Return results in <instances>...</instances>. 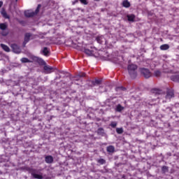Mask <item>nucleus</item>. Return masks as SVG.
<instances>
[{
  "label": "nucleus",
  "mask_w": 179,
  "mask_h": 179,
  "mask_svg": "<svg viewBox=\"0 0 179 179\" xmlns=\"http://www.w3.org/2000/svg\"><path fill=\"white\" fill-rule=\"evenodd\" d=\"M40 8H41V5H38L37 8L36 9L35 12L33 11V10H27L24 12V15L27 17H31L32 16H34V15H37L38 12H40Z\"/></svg>",
  "instance_id": "f257e3e1"
},
{
  "label": "nucleus",
  "mask_w": 179,
  "mask_h": 179,
  "mask_svg": "<svg viewBox=\"0 0 179 179\" xmlns=\"http://www.w3.org/2000/svg\"><path fill=\"white\" fill-rule=\"evenodd\" d=\"M136 69H138V66L135 64H129L128 66L129 73L132 78L136 76V72L135 71Z\"/></svg>",
  "instance_id": "f03ea898"
},
{
  "label": "nucleus",
  "mask_w": 179,
  "mask_h": 179,
  "mask_svg": "<svg viewBox=\"0 0 179 179\" xmlns=\"http://www.w3.org/2000/svg\"><path fill=\"white\" fill-rule=\"evenodd\" d=\"M141 74L144 76V78H145V79H149V78H152V74L150 72V71H149V69L143 68L141 69Z\"/></svg>",
  "instance_id": "7ed1b4c3"
},
{
  "label": "nucleus",
  "mask_w": 179,
  "mask_h": 179,
  "mask_svg": "<svg viewBox=\"0 0 179 179\" xmlns=\"http://www.w3.org/2000/svg\"><path fill=\"white\" fill-rule=\"evenodd\" d=\"M31 174L34 178L43 179V173L38 172V171L32 170L31 171Z\"/></svg>",
  "instance_id": "20e7f679"
},
{
  "label": "nucleus",
  "mask_w": 179,
  "mask_h": 179,
  "mask_svg": "<svg viewBox=\"0 0 179 179\" xmlns=\"http://www.w3.org/2000/svg\"><path fill=\"white\" fill-rule=\"evenodd\" d=\"M45 73H52L54 72V68L50 66L45 65L43 67Z\"/></svg>",
  "instance_id": "39448f33"
},
{
  "label": "nucleus",
  "mask_w": 179,
  "mask_h": 179,
  "mask_svg": "<svg viewBox=\"0 0 179 179\" xmlns=\"http://www.w3.org/2000/svg\"><path fill=\"white\" fill-rule=\"evenodd\" d=\"M11 48L15 52V54H20V48L16 45V44H13L11 45Z\"/></svg>",
  "instance_id": "423d86ee"
},
{
  "label": "nucleus",
  "mask_w": 179,
  "mask_h": 179,
  "mask_svg": "<svg viewBox=\"0 0 179 179\" xmlns=\"http://www.w3.org/2000/svg\"><path fill=\"white\" fill-rule=\"evenodd\" d=\"M172 97H174V92L173 90H168L166 92V99L170 100Z\"/></svg>",
  "instance_id": "0eeeda50"
},
{
  "label": "nucleus",
  "mask_w": 179,
  "mask_h": 179,
  "mask_svg": "<svg viewBox=\"0 0 179 179\" xmlns=\"http://www.w3.org/2000/svg\"><path fill=\"white\" fill-rule=\"evenodd\" d=\"M96 41L99 44H103V43H106V38H104L103 36H98L96 38Z\"/></svg>",
  "instance_id": "6e6552de"
},
{
  "label": "nucleus",
  "mask_w": 179,
  "mask_h": 179,
  "mask_svg": "<svg viewBox=\"0 0 179 179\" xmlns=\"http://www.w3.org/2000/svg\"><path fill=\"white\" fill-rule=\"evenodd\" d=\"M30 37H31V34H25L24 45H26V44H27V43H29V41L30 40Z\"/></svg>",
  "instance_id": "1a4fd4ad"
},
{
  "label": "nucleus",
  "mask_w": 179,
  "mask_h": 179,
  "mask_svg": "<svg viewBox=\"0 0 179 179\" xmlns=\"http://www.w3.org/2000/svg\"><path fill=\"white\" fill-rule=\"evenodd\" d=\"M45 162L47 163L51 164L52 162H54V158L51 155H48L45 157Z\"/></svg>",
  "instance_id": "9d476101"
},
{
  "label": "nucleus",
  "mask_w": 179,
  "mask_h": 179,
  "mask_svg": "<svg viewBox=\"0 0 179 179\" xmlns=\"http://www.w3.org/2000/svg\"><path fill=\"white\" fill-rule=\"evenodd\" d=\"M85 52L87 54V55H90V56L94 55V50H90L89 49H85Z\"/></svg>",
  "instance_id": "9b49d317"
},
{
  "label": "nucleus",
  "mask_w": 179,
  "mask_h": 179,
  "mask_svg": "<svg viewBox=\"0 0 179 179\" xmlns=\"http://www.w3.org/2000/svg\"><path fill=\"white\" fill-rule=\"evenodd\" d=\"M171 80L173 82H178L179 83V75H174L171 77Z\"/></svg>",
  "instance_id": "f8f14e48"
},
{
  "label": "nucleus",
  "mask_w": 179,
  "mask_h": 179,
  "mask_svg": "<svg viewBox=\"0 0 179 179\" xmlns=\"http://www.w3.org/2000/svg\"><path fill=\"white\" fill-rule=\"evenodd\" d=\"M1 13L2 15V16L3 17H5L6 19H8L9 18V15H8V14L6 13V11L5 10V9H2L1 11Z\"/></svg>",
  "instance_id": "ddd939ff"
},
{
  "label": "nucleus",
  "mask_w": 179,
  "mask_h": 179,
  "mask_svg": "<svg viewBox=\"0 0 179 179\" xmlns=\"http://www.w3.org/2000/svg\"><path fill=\"white\" fill-rule=\"evenodd\" d=\"M1 47L4 50V51H6V52H9V51H10V49H9V47L6 45L1 44Z\"/></svg>",
  "instance_id": "4468645a"
},
{
  "label": "nucleus",
  "mask_w": 179,
  "mask_h": 179,
  "mask_svg": "<svg viewBox=\"0 0 179 179\" xmlns=\"http://www.w3.org/2000/svg\"><path fill=\"white\" fill-rule=\"evenodd\" d=\"M122 5L124 8H129V6H131V4L129 3V2L127 0L123 1L122 2Z\"/></svg>",
  "instance_id": "2eb2a0df"
},
{
  "label": "nucleus",
  "mask_w": 179,
  "mask_h": 179,
  "mask_svg": "<svg viewBox=\"0 0 179 179\" xmlns=\"http://www.w3.org/2000/svg\"><path fill=\"white\" fill-rule=\"evenodd\" d=\"M128 21L129 22H134L135 19V15H127Z\"/></svg>",
  "instance_id": "dca6fc26"
},
{
  "label": "nucleus",
  "mask_w": 179,
  "mask_h": 179,
  "mask_svg": "<svg viewBox=\"0 0 179 179\" xmlns=\"http://www.w3.org/2000/svg\"><path fill=\"white\" fill-rule=\"evenodd\" d=\"M42 53L43 54V55H48V54H50V50H48V49L47 48H44L42 50Z\"/></svg>",
  "instance_id": "f3484780"
},
{
  "label": "nucleus",
  "mask_w": 179,
  "mask_h": 179,
  "mask_svg": "<svg viewBox=\"0 0 179 179\" xmlns=\"http://www.w3.org/2000/svg\"><path fill=\"white\" fill-rule=\"evenodd\" d=\"M162 75V72L159 70H155L154 71V76L156 78H159Z\"/></svg>",
  "instance_id": "a211bd4d"
},
{
  "label": "nucleus",
  "mask_w": 179,
  "mask_h": 179,
  "mask_svg": "<svg viewBox=\"0 0 179 179\" xmlns=\"http://www.w3.org/2000/svg\"><path fill=\"white\" fill-rule=\"evenodd\" d=\"M170 47L169 46V45L167 44H164V45H162L160 46V49L162 50H169Z\"/></svg>",
  "instance_id": "6ab92c4d"
},
{
  "label": "nucleus",
  "mask_w": 179,
  "mask_h": 179,
  "mask_svg": "<svg viewBox=\"0 0 179 179\" xmlns=\"http://www.w3.org/2000/svg\"><path fill=\"white\" fill-rule=\"evenodd\" d=\"M116 111H118L119 113L122 111V110H124V107H122L120 104H118L117 106H116Z\"/></svg>",
  "instance_id": "aec40b11"
},
{
  "label": "nucleus",
  "mask_w": 179,
  "mask_h": 179,
  "mask_svg": "<svg viewBox=\"0 0 179 179\" xmlns=\"http://www.w3.org/2000/svg\"><path fill=\"white\" fill-rule=\"evenodd\" d=\"M107 151L109 152V153H113L114 152V147L113 145H110L107 148Z\"/></svg>",
  "instance_id": "412c9836"
},
{
  "label": "nucleus",
  "mask_w": 179,
  "mask_h": 179,
  "mask_svg": "<svg viewBox=\"0 0 179 179\" xmlns=\"http://www.w3.org/2000/svg\"><path fill=\"white\" fill-rule=\"evenodd\" d=\"M8 27V25L6 24H0V29L1 30H5Z\"/></svg>",
  "instance_id": "4be33fe9"
},
{
  "label": "nucleus",
  "mask_w": 179,
  "mask_h": 179,
  "mask_svg": "<svg viewBox=\"0 0 179 179\" xmlns=\"http://www.w3.org/2000/svg\"><path fill=\"white\" fill-rule=\"evenodd\" d=\"M21 62L26 63V62H30V61L29 60V59L26 57H23L21 59Z\"/></svg>",
  "instance_id": "5701e85b"
},
{
  "label": "nucleus",
  "mask_w": 179,
  "mask_h": 179,
  "mask_svg": "<svg viewBox=\"0 0 179 179\" xmlns=\"http://www.w3.org/2000/svg\"><path fill=\"white\" fill-rule=\"evenodd\" d=\"M116 132L117 134H122L124 132V130L122 129V128H117L116 129Z\"/></svg>",
  "instance_id": "b1692460"
},
{
  "label": "nucleus",
  "mask_w": 179,
  "mask_h": 179,
  "mask_svg": "<svg viewBox=\"0 0 179 179\" xmlns=\"http://www.w3.org/2000/svg\"><path fill=\"white\" fill-rule=\"evenodd\" d=\"M110 127H112V128H115V127H117V122H112L110 123Z\"/></svg>",
  "instance_id": "393cba45"
},
{
  "label": "nucleus",
  "mask_w": 179,
  "mask_h": 179,
  "mask_svg": "<svg viewBox=\"0 0 179 179\" xmlns=\"http://www.w3.org/2000/svg\"><path fill=\"white\" fill-rule=\"evenodd\" d=\"M98 163H99L100 164H104V163H106V160H104L103 159H100L98 160Z\"/></svg>",
  "instance_id": "a878e982"
},
{
  "label": "nucleus",
  "mask_w": 179,
  "mask_h": 179,
  "mask_svg": "<svg viewBox=\"0 0 179 179\" xmlns=\"http://www.w3.org/2000/svg\"><path fill=\"white\" fill-rule=\"evenodd\" d=\"M80 1L84 5H87V1L86 0H80Z\"/></svg>",
  "instance_id": "bb28decb"
},
{
  "label": "nucleus",
  "mask_w": 179,
  "mask_h": 179,
  "mask_svg": "<svg viewBox=\"0 0 179 179\" xmlns=\"http://www.w3.org/2000/svg\"><path fill=\"white\" fill-rule=\"evenodd\" d=\"M162 171H167V166H163L162 167Z\"/></svg>",
  "instance_id": "cd10ccee"
},
{
  "label": "nucleus",
  "mask_w": 179,
  "mask_h": 179,
  "mask_svg": "<svg viewBox=\"0 0 179 179\" xmlns=\"http://www.w3.org/2000/svg\"><path fill=\"white\" fill-rule=\"evenodd\" d=\"M100 132H104V130L103 129H99L98 134H100Z\"/></svg>",
  "instance_id": "c85d7f7f"
},
{
  "label": "nucleus",
  "mask_w": 179,
  "mask_h": 179,
  "mask_svg": "<svg viewBox=\"0 0 179 179\" xmlns=\"http://www.w3.org/2000/svg\"><path fill=\"white\" fill-rule=\"evenodd\" d=\"M100 80H95V83L96 84V85H99V84H100Z\"/></svg>",
  "instance_id": "c756f323"
},
{
  "label": "nucleus",
  "mask_w": 179,
  "mask_h": 179,
  "mask_svg": "<svg viewBox=\"0 0 179 179\" xmlns=\"http://www.w3.org/2000/svg\"><path fill=\"white\" fill-rule=\"evenodd\" d=\"M38 62H42L43 64H44V60H43L42 59H38Z\"/></svg>",
  "instance_id": "7c9ffc66"
},
{
  "label": "nucleus",
  "mask_w": 179,
  "mask_h": 179,
  "mask_svg": "<svg viewBox=\"0 0 179 179\" xmlns=\"http://www.w3.org/2000/svg\"><path fill=\"white\" fill-rule=\"evenodd\" d=\"M7 34H8V32H3V33H2V35H3V36H6Z\"/></svg>",
  "instance_id": "2f4dec72"
},
{
  "label": "nucleus",
  "mask_w": 179,
  "mask_h": 179,
  "mask_svg": "<svg viewBox=\"0 0 179 179\" xmlns=\"http://www.w3.org/2000/svg\"><path fill=\"white\" fill-rule=\"evenodd\" d=\"M2 5H3V2L0 1V8H1Z\"/></svg>",
  "instance_id": "473e14b6"
},
{
  "label": "nucleus",
  "mask_w": 179,
  "mask_h": 179,
  "mask_svg": "<svg viewBox=\"0 0 179 179\" xmlns=\"http://www.w3.org/2000/svg\"><path fill=\"white\" fill-rule=\"evenodd\" d=\"M81 76H86V74L85 73H83Z\"/></svg>",
  "instance_id": "72a5a7b5"
},
{
  "label": "nucleus",
  "mask_w": 179,
  "mask_h": 179,
  "mask_svg": "<svg viewBox=\"0 0 179 179\" xmlns=\"http://www.w3.org/2000/svg\"><path fill=\"white\" fill-rule=\"evenodd\" d=\"M94 1H99V0H94Z\"/></svg>",
  "instance_id": "f704fd0d"
}]
</instances>
